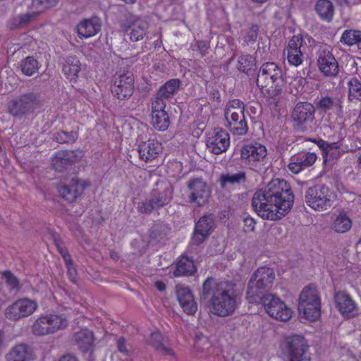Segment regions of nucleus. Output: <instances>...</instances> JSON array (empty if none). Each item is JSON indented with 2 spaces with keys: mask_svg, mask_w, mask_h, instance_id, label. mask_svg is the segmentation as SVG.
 I'll return each mask as SVG.
<instances>
[{
  "mask_svg": "<svg viewBox=\"0 0 361 361\" xmlns=\"http://www.w3.org/2000/svg\"><path fill=\"white\" fill-rule=\"evenodd\" d=\"M293 200L294 195L287 181L274 179L254 193L252 207L263 219L276 221L290 210Z\"/></svg>",
  "mask_w": 361,
  "mask_h": 361,
  "instance_id": "obj_1",
  "label": "nucleus"
},
{
  "mask_svg": "<svg viewBox=\"0 0 361 361\" xmlns=\"http://www.w3.org/2000/svg\"><path fill=\"white\" fill-rule=\"evenodd\" d=\"M236 290L235 285L227 282H217L208 277L202 285L200 294L201 302L209 303L211 312L219 317L231 314L236 308Z\"/></svg>",
  "mask_w": 361,
  "mask_h": 361,
  "instance_id": "obj_2",
  "label": "nucleus"
},
{
  "mask_svg": "<svg viewBox=\"0 0 361 361\" xmlns=\"http://www.w3.org/2000/svg\"><path fill=\"white\" fill-rule=\"evenodd\" d=\"M257 85L269 97L280 94L285 85L281 68L273 62L262 64L257 75Z\"/></svg>",
  "mask_w": 361,
  "mask_h": 361,
  "instance_id": "obj_3",
  "label": "nucleus"
},
{
  "mask_svg": "<svg viewBox=\"0 0 361 361\" xmlns=\"http://www.w3.org/2000/svg\"><path fill=\"white\" fill-rule=\"evenodd\" d=\"M274 279L275 273L272 269L265 267L257 269L247 283L246 298L249 303L258 304L260 298L272 287Z\"/></svg>",
  "mask_w": 361,
  "mask_h": 361,
  "instance_id": "obj_4",
  "label": "nucleus"
},
{
  "mask_svg": "<svg viewBox=\"0 0 361 361\" xmlns=\"http://www.w3.org/2000/svg\"><path fill=\"white\" fill-rule=\"evenodd\" d=\"M298 311L310 321H315L320 317L321 299L314 286H307L302 289L299 296Z\"/></svg>",
  "mask_w": 361,
  "mask_h": 361,
  "instance_id": "obj_5",
  "label": "nucleus"
},
{
  "mask_svg": "<svg viewBox=\"0 0 361 361\" xmlns=\"http://www.w3.org/2000/svg\"><path fill=\"white\" fill-rule=\"evenodd\" d=\"M336 194L324 185H316L309 188L305 195V202L315 211L324 212L333 205Z\"/></svg>",
  "mask_w": 361,
  "mask_h": 361,
  "instance_id": "obj_6",
  "label": "nucleus"
},
{
  "mask_svg": "<svg viewBox=\"0 0 361 361\" xmlns=\"http://www.w3.org/2000/svg\"><path fill=\"white\" fill-rule=\"evenodd\" d=\"M281 348L286 361H310L309 345L300 335H290L284 338Z\"/></svg>",
  "mask_w": 361,
  "mask_h": 361,
  "instance_id": "obj_7",
  "label": "nucleus"
},
{
  "mask_svg": "<svg viewBox=\"0 0 361 361\" xmlns=\"http://www.w3.org/2000/svg\"><path fill=\"white\" fill-rule=\"evenodd\" d=\"M39 106V95L34 92H26L8 102L7 112L15 118H22L33 114Z\"/></svg>",
  "mask_w": 361,
  "mask_h": 361,
  "instance_id": "obj_8",
  "label": "nucleus"
},
{
  "mask_svg": "<svg viewBox=\"0 0 361 361\" xmlns=\"http://www.w3.org/2000/svg\"><path fill=\"white\" fill-rule=\"evenodd\" d=\"M259 303L263 305L266 312L270 317L277 320L287 322L292 316L291 310L274 294L267 293L260 298Z\"/></svg>",
  "mask_w": 361,
  "mask_h": 361,
  "instance_id": "obj_9",
  "label": "nucleus"
},
{
  "mask_svg": "<svg viewBox=\"0 0 361 361\" xmlns=\"http://www.w3.org/2000/svg\"><path fill=\"white\" fill-rule=\"evenodd\" d=\"M68 326L66 318L56 314L42 316L38 318L32 326V332L35 335L43 336L54 334Z\"/></svg>",
  "mask_w": 361,
  "mask_h": 361,
  "instance_id": "obj_10",
  "label": "nucleus"
},
{
  "mask_svg": "<svg viewBox=\"0 0 361 361\" xmlns=\"http://www.w3.org/2000/svg\"><path fill=\"white\" fill-rule=\"evenodd\" d=\"M111 92L120 100L128 99L134 92V77L130 72L119 73L114 75Z\"/></svg>",
  "mask_w": 361,
  "mask_h": 361,
  "instance_id": "obj_11",
  "label": "nucleus"
},
{
  "mask_svg": "<svg viewBox=\"0 0 361 361\" xmlns=\"http://www.w3.org/2000/svg\"><path fill=\"white\" fill-rule=\"evenodd\" d=\"M187 188L189 192V202L201 207L208 202L210 197V190L202 178H194L190 179L187 183Z\"/></svg>",
  "mask_w": 361,
  "mask_h": 361,
  "instance_id": "obj_12",
  "label": "nucleus"
},
{
  "mask_svg": "<svg viewBox=\"0 0 361 361\" xmlns=\"http://www.w3.org/2000/svg\"><path fill=\"white\" fill-rule=\"evenodd\" d=\"M35 301L25 298L17 300L5 310V316L12 321H18L31 315L37 309Z\"/></svg>",
  "mask_w": 361,
  "mask_h": 361,
  "instance_id": "obj_13",
  "label": "nucleus"
},
{
  "mask_svg": "<svg viewBox=\"0 0 361 361\" xmlns=\"http://www.w3.org/2000/svg\"><path fill=\"white\" fill-rule=\"evenodd\" d=\"M84 156L80 149L59 150L51 159V166L56 171L63 172L80 161Z\"/></svg>",
  "mask_w": 361,
  "mask_h": 361,
  "instance_id": "obj_14",
  "label": "nucleus"
},
{
  "mask_svg": "<svg viewBox=\"0 0 361 361\" xmlns=\"http://www.w3.org/2000/svg\"><path fill=\"white\" fill-rule=\"evenodd\" d=\"M173 188L170 182L161 180L157 183L148 198L152 210L158 209L168 204L172 198Z\"/></svg>",
  "mask_w": 361,
  "mask_h": 361,
  "instance_id": "obj_15",
  "label": "nucleus"
},
{
  "mask_svg": "<svg viewBox=\"0 0 361 361\" xmlns=\"http://www.w3.org/2000/svg\"><path fill=\"white\" fill-rule=\"evenodd\" d=\"M267 154L266 147L259 143L245 145L240 149L241 161L249 165L250 168L257 167V164L264 160Z\"/></svg>",
  "mask_w": 361,
  "mask_h": 361,
  "instance_id": "obj_16",
  "label": "nucleus"
},
{
  "mask_svg": "<svg viewBox=\"0 0 361 361\" xmlns=\"http://www.w3.org/2000/svg\"><path fill=\"white\" fill-rule=\"evenodd\" d=\"M315 107L307 102H300L296 104L291 114V118L294 122V126L298 130H303L305 124L314 119Z\"/></svg>",
  "mask_w": 361,
  "mask_h": 361,
  "instance_id": "obj_17",
  "label": "nucleus"
},
{
  "mask_svg": "<svg viewBox=\"0 0 361 361\" xmlns=\"http://www.w3.org/2000/svg\"><path fill=\"white\" fill-rule=\"evenodd\" d=\"M229 145V134L221 128L214 129L213 134L208 137L206 142L207 149L214 154L226 152Z\"/></svg>",
  "mask_w": 361,
  "mask_h": 361,
  "instance_id": "obj_18",
  "label": "nucleus"
},
{
  "mask_svg": "<svg viewBox=\"0 0 361 361\" xmlns=\"http://www.w3.org/2000/svg\"><path fill=\"white\" fill-rule=\"evenodd\" d=\"M166 102L159 99L152 100V125L159 130L164 131L168 129L170 121L167 112L165 111Z\"/></svg>",
  "mask_w": 361,
  "mask_h": 361,
  "instance_id": "obj_19",
  "label": "nucleus"
},
{
  "mask_svg": "<svg viewBox=\"0 0 361 361\" xmlns=\"http://www.w3.org/2000/svg\"><path fill=\"white\" fill-rule=\"evenodd\" d=\"M84 189V182L78 178H72L68 183H61L57 186L60 197L68 202H74L82 194Z\"/></svg>",
  "mask_w": 361,
  "mask_h": 361,
  "instance_id": "obj_20",
  "label": "nucleus"
},
{
  "mask_svg": "<svg viewBox=\"0 0 361 361\" xmlns=\"http://www.w3.org/2000/svg\"><path fill=\"white\" fill-rule=\"evenodd\" d=\"M318 66L326 76H335L338 73V64L331 52L324 49L319 51Z\"/></svg>",
  "mask_w": 361,
  "mask_h": 361,
  "instance_id": "obj_21",
  "label": "nucleus"
},
{
  "mask_svg": "<svg viewBox=\"0 0 361 361\" xmlns=\"http://www.w3.org/2000/svg\"><path fill=\"white\" fill-rule=\"evenodd\" d=\"M214 221L212 215L204 216L200 219L195 225V228L192 238V242L199 245L206 238L210 235L214 227Z\"/></svg>",
  "mask_w": 361,
  "mask_h": 361,
  "instance_id": "obj_22",
  "label": "nucleus"
},
{
  "mask_svg": "<svg viewBox=\"0 0 361 361\" xmlns=\"http://www.w3.org/2000/svg\"><path fill=\"white\" fill-rule=\"evenodd\" d=\"M335 303L339 312L345 317H353L357 314L355 302L345 293H337L335 295Z\"/></svg>",
  "mask_w": 361,
  "mask_h": 361,
  "instance_id": "obj_23",
  "label": "nucleus"
},
{
  "mask_svg": "<svg viewBox=\"0 0 361 361\" xmlns=\"http://www.w3.org/2000/svg\"><path fill=\"white\" fill-rule=\"evenodd\" d=\"M102 28V20L97 16H92L81 20L77 25L80 37L88 38L96 35Z\"/></svg>",
  "mask_w": 361,
  "mask_h": 361,
  "instance_id": "obj_24",
  "label": "nucleus"
},
{
  "mask_svg": "<svg viewBox=\"0 0 361 361\" xmlns=\"http://www.w3.org/2000/svg\"><path fill=\"white\" fill-rule=\"evenodd\" d=\"M177 299L183 311L188 314H194L197 310V305L194 297L188 288L176 286Z\"/></svg>",
  "mask_w": 361,
  "mask_h": 361,
  "instance_id": "obj_25",
  "label": "nucleus"
},
{
  "mask_svg": "<svg viewBox=\"0 0 361 361\" xmlns=\"http://www.w3.org/2000/svg\"><path fill=\"white\" fill-rule=\"evenodd\" d=\"M303 39L301 35H294L289 41L287 47V59L288 62L295 66H299L302 62V54L301 47Z\"/></svg>",
  "mask_w": 361,
  "mask_h": 361,
  "instance_id": "obj_26",
  "label": "nucleus"
},
{
  "mask_svg": "<svg viewBox=\"0 0 361 361\" xmlns=\"http://www.w3.org/2000/svg\"><path fill=\"white\" fill-rule=\"evenodd\" d=\"M161 145L152 140L141 142L138 146L140 159L145 162L156 159L161 151Z\"/></svg>",
  "mask_w": 361,
  "mask_h": 361,
  "instance_id": "obj_27",
  "label": "nucleus"
},
{
  "mask_svg": "<svg viewBox=\"0 0 361 361\" xmlns=\"http://www.w3.org/2000/svg\"><path fill=\"white\" fill-rule=\"evenodd\" d=\"M73 340L82 353L92 350L94 335L91 331L86 329H82L73 335Z\"/></svg>",
  "mask_w": 361,
  "mask_h": 361,
  "instance_id": "obj_28",
  "label": "nucleus"
},
{
  "mask_svg": "<svg viewBox=\"0 0 361 361\" xmlns=\"http://www.w3.org/2000/svg\"><path fill=\"white\" fill-rule=\"evenodd\" d=\"M147 27L146 21L137 20L126 29L125 36L129 37L132 42H137L145 36Z\"/></svg>",
  "mask_w": 361,
  "mask_h": 361,
  "instance_id": "obj_29",
  "label": "nucleus"
},
{
  "mask_svg": "<svg viewBox=\"0 0 361 361\" xmlns=\"http://www.w3.org/2000/svg\"><path fill=\"white\" fill-rule=\"evenodd\" d=\"M227 128L236 135H245L247 133L248 126L245 115H236L232 117L226 118Z\"/></svg>",
  "mask_w": 361,
  "mask_h": 361,
  "instance_id": "obj_30",
  "label": "nucleus"
},
{
  "mask_svg": "<svg viewBox=\"0 0 361 361\" xmlns=\"http://www.w3.org/2000/svg\"><path fill=\"white\" fill-rule=\"evenodd\" d=\"M80 62L74 56L66 58L62 66V72L71 82H75L80 71Z\"/></svg>",
  "mask_w": 361,
  "mask_h": 361,
  "instance_id": "obj_31",
  "label": "nucleus"
},
{
  "mask_svg": "<svg viewBox=\"0 0 361 361\" xmlns=\"http://www.w3.org/2000/svg\"><path fill=\"white\" fill-rule=\"evenodd\" d=\"M316 106L318 109L324 112L335 108L338 115L343 113L342 101L339 97H323L317 102Z\"/></svg>",
  "mask_w": 361,
  "mask_h": 361,
  "instance_id": "obj_32",
  "label": "nucleus"
},
{
  "mask_svg": "<svg viewBox=\"0 0 361 361\" xmlns=\"http://www.w3.org/2000/svg\"><path fill=\"white\" fill-rule=\"evenodd\" d=\"M149 344L161 355H173L172 349L166 345V340L159 331L151 334Z\"/></svg>",
  "mask_w": 361,
  "mask_h": 361,
  "instance_id": "obj_33",
  "label": "nucleus"
},
{
  "mask_svg": "<svg viewBox=\"0 0 361 361\" xmlns=\"http://www.w3.org/2000/svg\"><path fill=\"white\" fill-rule=\"evenodd\" d=\"M315 11L322 20L329 23L334 15V6L329 0H318L315 4Z\"/></svg>",
  "mask_w": 361,
  "mask_h": 361,
  "instance_id": "obj_34",
  "label": "nucleus"
},
{
  "mask_svg": "<svg viewBox=\"0 0 361 361\" xmlns=\"http://www.w3.org/2000/svg\"><path fill=\"white\" fill-rule=\"evenodd\" d=\"M196 271L193 260L186 256H182L177 262L173 272L175 276H191Z\"/></svg>",
  "mask_w": 361,
  "mask_h": 361,
  "instance_id": "obj_35",
  "label": "nucleus"
},
{
  "mask_svg": "<svg viewBox=\"0 0 361 361\" xmlns=\"http://www.w3.org/2000/svg\"><path fill=\"white\" fill-rule=\"evenodd\" d=\"M28 346L19 344L14 346L6 355V361H28L30 359Z\"/></svg>",
  "mask_w": 361,
  "mask_h": 361,
  "instance_id": "obj_36",
  "label": "nucleus"
},
{
  "mask_svg": "<svg viewBox=\"0 0 361 361\" xmlns=\"http://www.w3.org/2000/svg\"><path fill=\"white\" fill-rule=\"evenodd\" d=\"M179 85L180 81L178 79H172L166 82L159 88L154 100L159 99L162 102H166V99L171 97L174 94Z\"/></svg>",
  "mask_w": 361,
  "mask_h": 361,
  "instance_id": "obj_37",
  "label": "nucleus"
},
{
  "mask_svg": "<svg viewBox=\"0 0 361 361\" xmlns=\"http://www.w3.org/2000/svg\"><path fill=\"white\" fill-rule=\"evenodd\" d=\"M247 180L245 171H239L237 173H223L219 177L221 188L226 189L228 185H233L244 183Z\"/></svg>",
  "mask_w": 361,
  "mask_h": 361,
  "instance_id": "obj_38",
  "label": "nucleus"
},
{
  "mask_svg": "<svg viewBox=\"0 0 361 361\" xmlns=\"http://www.w3.org/2000/svg\"><path fill=\"white\" fill-rule=\"evenodd\" d=\"M238 69L247 75H254L257 69L255 58L250 54L241 55L238 61Z\"/></svg>",
  "mask_w": 361,
  "mask_h": 361,
  "instance_id": "obj_39",
  "label": "nucleus"
},
{
  "mask_svg": "<svg viewBox=\"0 0 361 361\" xmlns=\"http://www.w3.org/2000/svg\"><path fill=\"white\" fill-rule=\"evenodd\" d=\"M351 226L350 219L343 212H341L335 216L332 224L333 230L339 233L347 232Z\"/></svg>",
  "mask_w": 361,
  "mask_h": 361,
  "instance_id": "obj_40",
  "label": "nucleus"
},
{
  "mask_svg": "<svg viewBox=\"0 0 361 361\" xmlns=\"http://www.w3.org/2000/svg\"><path fill=\"white\" fill-rule=\"evenodd\" d=\"M78 137L77 130H62L53 134V140L59 144L74 143Z\"/></svg>",
  "mask_w": 361,
  "mask_h": 361,
  "instance_id": "obj_41",
  "label": "nucleus"
},
{
  "mask_svg": "<svg viewBox=\"0 0 361 361\" xmlns=\"http://www.w3.org/2000/svg\"><path fill=\"white\" fill-rule=\"evenodd\" d=\"M244 111V103L239 99H233L228 102L225 109L224 116L226 118L236 115H245Z\"/></svg>",
  "mask_w": 361,
  "mask_h": 361,
  "instance_id": "obj_42",
  "label": "nucleus"
},
{
  "mask_svg": "<svg viewBox=\"0 0 361 361\" xmlns=\"http://www.w3.org/2000/svg\"><path fill=\"white\" fill-rule=\"evenodd\" d=\"M341 42L348 45H357L361 49V31L348 30H345L341 37Z\"/></svg>",
  "mask_w": 361,
  "mask_h": 361,
  "instance_id": "obj_43",
  "label": "nucleus"
},
{
  "mask_svg": "<svg viewBox=\"0 0 361 361\" xmlns=\"http://www.w3.org/2000/svg\"><path fill=\"white\" fill-rule=\"evenodd\" d=\"M1 279L4 281L9 290L15 293H18L22 288L20 280L9 270L1 272Z\"/></svg>",
  "mask_w": 361,
  "mask_h": 361,
  "instance_id": "obj_44",
  "label": "nucleus"
},
{
  "mask_svg": "<svg viewBox=\"0 0 361 361\" xmlns=\"http://www.w3.org/2000/svg\"><path fill=\"white\" fill-rule=\"evenodd\" d=\"M20 68L25 75H32L39 68L38 61L33 56H27L21 61Z\"/></svg>",
  "mask_w": 361,
  "mask_h": 361,
  "instance_id": "obj_45",
  "label": "nucleus"
},
{
  "mask_svg": "<svg viewBox=\"0 0 361 361\" xmlns=\"http://www.w3.org/2000/svg\"><path fill=\"white\" fill-rule=\"evenodd\" d=\"M316 159L317 155L313 152H304L293 157V160L298 161L303 169L313 165Z\"/></svg>",
  "mask_w": 361,
  "mask_h": 361,
  "instance_id": "obj_46",
  "label": "nucleus"
},
{
  "mask_svg": "<svg viewBox=\"0 0 361 361\" xmlns=\"http://www.w3.org/2000/svg\"><path fill=\"white\" fill-rule=\"evenodd\" d=\"M348 97L352 100H361V83L357 78H352L348 82Z\"/></svg>",
  "mask_w": 361,
  "mask_h": 361,
  "instance_id": "obj_47",
  "label": "nucleus"
},
{
  "mask_svg": "<svg viewBox=\"0 0 361 361\" xmlns=\"http://www.w3.org/2000/svg\"><path fill=\"white\" fill-rule=\"evenodd\" d=\"M59 0H32L31 7L39 14L44 10L55 6Z\"/></svg>",
  "mask_w": 361,
  "mask_h": 361,
  "instance_id": "obj_48",
  "label": "nucleus"
},
{
  "mask_svg": "<svg viewBox=\"0 0 361 361\" xmlns=\"http://www.w3.org/2000/svg\"><path fill=\"white\" fill-rule=\"evenodd\" d=\"M259 27L257 25H252L246 35L244 37V42L249 45L254 43L258 37Z\"/></svg>",
  "mask_w": 361,
  "mask_h": 361,
  "instance_id": "obj_49",
  "label": "nucleus"
},
{
  "mask_svg": "<svg viewBox=\"0 0 361 361\" xmlns=\"http://www.w3.org/2000/svg\"><path fill=\"white\" fill-rule=\"evenodd\" d=\"M137 209L138 212L143 214H149L153 212L148 198L137 203Z\"/></svg>",
  "mask_w": 361,
  "mask_h": 361,
  "instance_id": "obj_50",
  "label": "nucleus"
},
{
  "mask_svg": "<svg viewBox=\"0 0 361 361\" xmlns=\"http://www.w3.org/2000/svg\"><path fill=\"white\" fill-rule=\"evenodd\" d=\"M37 15H39V13H37V11L35 9H34V11L32 13H27L20 15L18 17L19 24H20V25L27 24L30 22L32 21L33 20H35V18H36V16Z\"/></svg>",
  "mask_w": 361,
  "mask_h": 361,
  "instance_id": "obj_51",
  "label": "nucleus"
},
{
  "mask_svg": "<svg viewBox=\"0 0 361 361\" xmlns=\"http://www.w3.org/2000/svg\"><path fill=\"white\" fill-rule=\"evenodd\" d=\"M288 169L294 173H298L303 169L298 161L293 160V157L292 158V161L288 164Z\"/></svg>",
  "mask_w": 361,
  "mask_h": 361,
  "instance_id": "obj_52",
  "label": "nucleus"
},
{
  "mask_svg": "<svg viewBox=\"0 0 361 361\" xmlns=\"http://www.w3.org/2000/svg\"><path fill=\"white\" fill-rule=\"evenodd\" d=\"M197 47L201 55L204 56L209 48V44L205 41H198L197 42Z\"/></svg>",
  "mask_w": 361,
  "mask_h": 361,
  "instance_id": "obj_53",
  "label": "nucleus"
},
{
  "mask_svg": "<svg viewBox=\"0 0 361 361\" xmlns=\"http://www.w3.org/2000/svg\"><path fill=\"white\" fill-rule=\"evenodd\" d=\"M118 350L126 355L128 354V351L126 347V340L123 337H121L117 341Z\"/></svg>",
  "mask_w": 361,
  "mask_h": 361,
  "instance_id": "obj_54",
  "label": "nucleus"
},
{
  "mask_svg": "<svg viewBox=\"0 0 361 361\" xmlns=\"http://www.w3.org/2000/svg\"><path fill=\"white\" fill-rule=\"evenodd\" d=\"M68 269V275L73 283H76V276L78 274L76 269L74 267V265H71L69 267H66Z\"/></svg>",
  "mask_w": 361,
  "mask_h": 361,
  "instance_id": "obj_55",
  "label": "nucleus"
},
{
  "mask_svg": "<svg viewBox=\"0 0 361 361\" xmlns=\"http://www.w3.org/2000/svg\"><path fill=\"white\" fill-rule=\"evenodd\" d=\"M244 223L245 227L248 231H253L255 226V221L254 219L250 216H247L244 219Z\"/></svg>",
  "mask_w": 361,
  "mask_h": 361,
  "instance_id": "obj_56",
  "label": "nucleus"
},
{
  "mask_svg": "<svg viewBox=\"0 0 361 361\" xmlns=\"http://www.w3.org/2000/svg\"><path fill=\"white\" fill-rule=\"evenodd\" d=\"M340 152L338 149H335V151H327L326 152H325L324 157H323L324 160L326 161L328 157H329L330 159H336L338 157H340Z\"/></svg>",
  "mask_w": 361,
  "mask_h": 361,
  "instance_id": "obj_57",
  "label": "nucleus"
},
{
  "mask_svg": "<svg viewBox=\"0 0 361 361\" xmlns=\"http://www.w3.org/2000/svg\"><path fill=\"white\" fill-rule=\"evenodd\" d=\"M317 146L323 151V157H324L325 152H327V147H329V143L322 139L315 141Z\"/></svg>",
  "mask_w": 361,
  "mask_h": 361,
  "instance_id": "obj_58",
  "label": "nucleus"
},
{
  "mask_svg": "<svg viewBox=\"0 0 361 361\" xmlns=\"http://www.w3.org/2000/svg\"><path fill=\"white\" fill-rule=\"evenodd\" d=\"M62 257L63 258L66 267H69L73 264V261L71 258V255L68 252L63 255Z\"/></svg>",
  "mask_w": 361,
  "mask_h": 361,
  "instance_id": "obj_59",
  "label": "nucleus"
},
{
  "mask_svg": "<svg viewBox=\"0 0 361 361\" xmlns=\"http://www.w3.org/2000/svg\"><path fill=\"white\" fill-rule=\"evenodd\" d=\"M59 361H78L77 357L73 355L67 354L62 356Z\"/></svg>",
  "mask_w": 361,
  "mask_h": 361,
  "instance_id": "obj_60",
  "label": "nucleus"
},
{
  "mask_svg": "<svg viewBox=\"0 0 361 361\" xmlns=\"http://www.w3.org/2000/svg\"><path fill=\"white\" fill-rule=\"evenodd\" d=\"M341 148V144L339 142L329 143L327 151H335V149H339Z\"/></svg>",
  "mask_w": 361,
  "mask_h": 361,
  "instance_id": "obj_61",
  "label": "nucleus"
},
{
  "mask_svg": "<svg viewBox=\"0 0 361 361\" xmlns=\"http://www.w3.org/2000/svg\"><path fill=\"white\" fill-rule=\"evenodd\" d=\"M155 287L161 292L165 291L166 290V284L161 281L155 282Z\"/></svg>",
  "mask_w": 361,
  "mask_h": 361,
  "instance_id": "obj_62",
  "label": "nucleus"
},
{
  "mask_svg": "<svg viewBox=\"0 0 361 361\" xmlns=\"http://www.w3.org/2000/svg\"><path fill=\"white\" fill-rule=\"evenodd\" d=\"M110 257L114 261H118L120 258L118 253L114 250L110 252Z\"/></svg>",
  "mask_w": 361,
  "mask_h": 361,
  "instance_id": "obj_63",
  "label": "nucleus"
},
{
  "mask_svg": "<svg viewBox=\"0 0 361 361\" xmlns=\"http://www.w3.org/2000/svg\"><path fill=\"white\" fill-rule=\"evenodd\" d=\"M57 248L60 254L63 256V255L66 254L68 250L65 247H61L59 245L56 244Z\"/></svg>",
  "mask_w": 361,
  "mask_h": 361,
  "instance_id": "obj_64",
  "label": "nucleus"
}]
</instances>
